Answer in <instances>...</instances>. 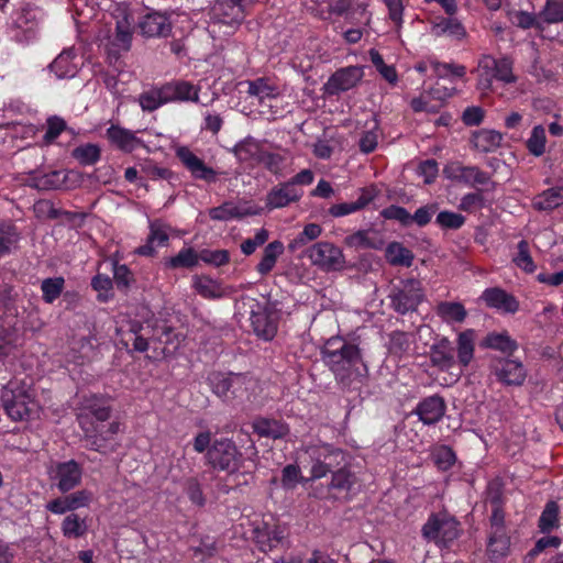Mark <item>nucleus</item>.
<instances>
[{"instance_id":"nucleus-1","label":"nucleus","mask_w":563,"mask_h":563,"mask_svg":"<svg viewBox=\"0 0 563 563\" xmlns=\"http://www.w3.org/2000/svg\"><path fill=\"white\" fill-rule=\"evenodd\" d=\"M322 358L333 372L335 378L344 386L361 380L367 374V367L362 360L360 349L354 344L331 339L322 351Z\"/></svg>"},{"instance_id":"nucleus-2","label":"nucleus","mask_w":563,"mask_h":563,"mask_svg":"<svg viewBox=\"0 0 563 563\" xmlns=\"http://www.w3.org/2000/svg\"><path fill=\"white\" fill-rule=\"evenodd\" d=\"M1 399L5 412L14 421L30 420L38 415L35 393L24 384H11L4 388Z\"/></svg>"},{"instance_id":"nucleus-3","label":"nucleus","mask_w":563,"mask_h":563,"mask_svg":"<svg viewBox=\"0 0 563 563\" xmlns=\"http://www.w3.org/2000/svg\"><path fill=\"white\" fill-rule=\"evenodd\" d=\"M475 73L477 74V89L482 92L492 89L494 79L504 84H511L517 80L512 73V63L508 58L496 59L485 55L478 60Z\"/></svg>"},{"instance_id":"nucleus-4","label":"nucleus","mask_w":563,"mask_h":563,"mask_svg":"<svg viewBox=\"0 0 563 563\" xmlns=\"http://www.w3.org/2000/svg\"><path fill=\"white\" fill-rule=\"evenodd\" d=\"M498 496L492 497L496 505L490 517V530L487 542V553L492 560H499L510 552V537L505 525V515L498 506Z\"/></svg>"},{"instance_id":"nucleus-5","label":"nucleus","mask_w":563,"mask_h":563,"mask_svg":"<svg viewBox=\"0 0 563 563\" xmlns=\"http://www.w3.org/2000/svg\"><path fill=\"white\" fill-rule=\"evenodd\" d=\"M311 460V478H322L345 461V453L327 443L311 444L306 449Z\"/></svg>"},{"instance_id":"nucleus-6","label":"nucleus","mask_w":563,"mask_h":563,"mask_svg":"<svg viewBox=\"0 0 563 563\" xmlns=\"http://www.w3.org/2000/svg\"><path fill=\"white\" fill-rule=\"evenodd\" d=\"M459 532V522L448 514L431 515L422 527L423 538L439 547H448Z\"/></svg>"},{"instance_id":"nucleus-7","label":"nucleus","mask_w":563,"mask_h":563,"mask_svg":"<svg viewBox=\"0 0 563 563\" xmlns=\"http://www.w3.org/2000/svg\"><path fill=\"white\" fill-rule=\"evenodd\" d=\"M389 298L391 307L398 313L415 311L423 299L421 283L413 278L400 280L393 286Z\"/></svg>"},{"instance_id":"nucleus-8","label":"nucleus","mask_w":563,"mask_h":563,"mask_svg":"<svg viewBox=\"0 0 563 563\" xmlns=\"http://www.w3.org/2000/svg\"><path fill=\"white\" fill-rule=\"evenodd\" d=\"M207 460L212 467L233 473L240 468L243 457L233 441L220 439L208 450Z\"/></svg>"},{"instance_id":"nucleus-9","label":"nucleus","mask_w":563,"mask_h":563,"mask_svg":"<svg viewBox=\"0 0 563 563\" xmlns=\"http://www.w3.org/2000/svg\"><path fill=\"white\" fill-rule=\"evenodd\" d=\"M311 263L323 271H339L345 264L343 252L330 242H317L307 251Z\"/></svg>"},{"instance_id":"nucleus-10","label":"nucleus","mask_w":563,"mask_h":563,"mask_svg":"<svg viewBox=\"0 0 563 563\" xmlns=\"http://www.w3.org/2000/svg\"><path fill=\"white\" fill-rule=\"evenodd\" d=\"M49 478L62 493L76 488L82 478V467L74 460L57 462L48 470Z\"/></svg>"},{"instance_id":"nucleus-11","label":"nucleus","mask_w":563,"mask_h":563,"mask_svg":"<svg viewBox=\"0 0 563 563\" xmlns=\"http://www.w3.org/2000/svg\"><path fill=\"white\" fill-rule=\"evenodd\" d=\"M254 0H217L211 10L213 23H222L230 26L239 24L245 16L246 8Z\"/></svg>"},{"instance_id":"nucleus-12","label":"nucleus","mask_w":563,"mask_h":563,"mask_svg":"<svg viewBox=\"0 0 563 563\" xmlns=\"http://www.w3.org/2000/svg\"><path fill=\"white\" fill-rule=\"evenodd\" d=\"M364 77L361 66H347L333 73L324 84V92L334 96L347 91L357 86Z\"/></svg>"},{"instance_id":"nucleus-13","label":"nucleus","mask_w":563,"mask_h":563,"mask_svg":"<svg viewBox=\"0 0 563 563\" xmlns=\"http://www.w3.org/2000/svg\"><path fill=\"white\" fill-rule=\"evenodd\" d=\"M490 369L505 385H522L527 377L523 364L517 360L496 357L490 364Z\"/></svg>"},{"instance_id":"nucleus-14","label":"nucleus","mask_w":563,"mask_h":563,"mask_svg":"<svg viewBox=\"0 0 563 563\" xmlns=\"http://www.w3.org/2000/svg\"><path fill=\"white\" fill-rule=\"evenodd\" d=\"M443 174L450 180L464 183L468 186L487 185L490 181L488 173L476 166H464L459 162L446 164Z\"/></svg>"},{"instance_id":"nucleus-15","label":"nucleus","mask_w":563,"mask_h":563,"mask_svg":"<svg viewBox=\"0 0 563 563\" xmlns=\"http://www.w3.org/2000/svg\"><path fill=\"white\" fill-rule=\"evenodd\" d=\"M132 20L129 14L124 13L122 19L117 20L115 35L107 44V53L110 63L119 59L122 52H128L132 42Z\"/></svg>"},{"instance_id":"nucleus-16","label":"nucleus","mask_w":563,"mask_h":563,"mask_svg":"<svg viewBox=\"0 0 563 563\" xmlns=\"http://www.w3.org/2000/svg\"><path fill=\"white\" fill-rule=\"evenodd\" d=\"M176 156L194 178L201 179L207 183H214L217 180V172L207 166L205 162L188 147H178Z\"/></svg>"},{"instance_id":"nucleus-17","label":"nucleus","mask_w":563,"mask_h":563,"mask_svg":"<svg viewBox=\"0 0 563 563\" xmlns=\"http://www.w3.org/2000/svg\"><path fill=\"white\" fill-rule=\"evenodd\" d=\"M303 196V190L291 186L288 181L274 186L266 195V208L268 210L285 208L298 202Z\"/></svg>"},{"instance_id":"nucleus-18","label":"nucleus","mask_w":563,"mask_h":563,"mask_svg":"<svg viewBox=\"0 0 563 563\" xmlns=\"http://www.w3.org/2000/svg\"><path fill=\"white\" fill-rule=\"evenodd\" d=\"M91 499L92 494L87 489H81L63 497L55 498L48 501L45 507L52 514L64 515L89 506Z\"/></svg>"},{"instance_id":"nucleus-19","label":"nucleus","mask_w":563,"mask_h":563,"mask_svg":"<svg viewBox=\"0 0 563 563\" xmlns=\"http://www.w3.org/2000/svg\"><path fill=\"white\" fill-rule=\"evenodd\" d=\"M251 325L254 333L265 340L271 341L277 333V316L267 307L257 305L256 310H252Z\"/></svg>"},{"instance_id":"nucleus-20","label":"nucleus","mask_w":563,"mask_h":563,"mask_svg":"<svg viewBox=\"0 0 563 563\" xmlns=\"http://www.w3.org/2000/svg\"><path fill=\"white\" fill-rule=\"evenodd\" d=\"M445 410L444 399L439 395H432L419 401L413 412L423 424L431 426L442 419Z\"/></svg>"},{"instance_id":"nucleus-21","label":"nucleus","mask_w":563,"mask_h":563,"mask_svg":"<svg viewBox=\"0 0 563 563\" xmlns=\"http://www.w3.org/2000/svg\"><path fill=\"white\" fill-rule=\"evenodd\" d=\"M173 21L161 12H151L139 23L141 33L146 37H167L172 33Z\"/></svg>"},{"instance_id":"nucleus-22","label":"nucleus","mask_w":563,"mask_h":563,"mask_svg":"<svg viewBox=\"0 0 563 563\" xmlns=\"http://www.w3.org/2000/svg\"><path fill=\"white\" fill-rule=\"evenodd\" d=\"M130 340L133 341V347L135 351L145 352L148 349V340L163 341V335H168V329L163 327L161 330L153 328L150 322L132 323L130 327Z\"/></svg>"},{"instance_id":"nucleus-23","label":"nucleus","mask_w":563,"mask_h":563,"mask_svg":"<svg viewBox=\"0 0 563 563\" xmlns=\"http://www.w3.org/2000/svg\"><path fill=\"white\" fill-rule=\"evenodd\" d=\"M43 11L32 4H25L15 12L13 23L16 29L25 33V40L29 41L34 36V33L43 20Z\"/></svg>"},{"instance_id":"nucleus-24","label":"nucleus","mask_w":563,"mask_h":563,"mask_svg":"<svg viewBox=\"0 0 563 563\" xmlns=\"http://www.w3.org/2000/svg\"><path fill=\"white\" fill-rule=\"evenodd\" d=\"M481 298L487 307L497 309L507 313H515L519 309L518 300L499 287L487 288L483 291Z\"/></svg>"},{"instance_id":"nucleus-25","label":"nucleus","mask_w":563,"mask_h":563,"mask_svg":"<svg viewBox=\"0 0 563 563\" xmlns=\"http://www.w3.org/2000/svg\"><path fill=\"white\" fill-rule=\"evenodd\" d=\"M106 134L112 145L125 153H131L144 145L143 141L136 136L135 132L120 125H111L107 129Z\"/></svg>"},{"instance_id":"nucleus-26","label":"nucleus","mask_w":563,"mask_h":563,"mask_svg":"<svg viewBox=\"0 0 563 563\" xmlns=\"http://www.w3.org/2000/svg\"><path fill=\"white\" fill-rule=\"evenodd\" d=\"M475 339L476 332L473 329H466L457 334L455 361L461 368L467 367L474 358Z\"/></svg>"},{"instance_id":"nucleus-27","label":"nucleus","mask_w":563,"mask_h":563,"mask_svg":"<svg viewBox=\"0 0 563 563\" xmlns=\"http://www.w3.org/2000/svg\"><path fill=\"white\" fill-rule=\"evenodd\" d=\"M258 210L244 205H238L232 201H225L221 206L211 208L209 216L212 220L217 221H229L232 219H240L245 216L257 214Z\"/></svg>"},{"instance_id":"nucleus-28","label":"nucleus","mask_w":563,"mask_h":563,"mask_svg":"<svg viewBox=\"0 0 563 563\" xmlns=\"http://www.w3.org/2000/svg\"><path fill=\"white\" fill-rule=\"evenodd\" d=\"M375 197L376 192L374 189L363 188L355 201L335 203L329 208L328 212L334 218L345 217L364 209Z\"/></svg>"},{"instance_id":"nucleus-29","label":"nucleus","mask_w":563,"mask_h":563,"mask_svg":"<svg viewBox=\"0 0 563 563\" xmlns=\"http://www.w3.org/2000/svg\"><path fill=\"white\" fill-rule=\"evenodd\" d=\"M431 363L441 371H450L456 365L454 349L449 339L443 338L431 347Z\"/></svg>"},{"instance_id":"nucleus-30","label":"nucleus","mask_w":563,"mask_h":563,"mask_svg":"<svg viewBox=\"0 0 563 563\" xmlns=\"http://www.w3.org/2000/svg\"><path fill=\"white\" fill-rule=\"evenodd\" d=\"M280 88L269 78L261 77L247 81V95L258 99L260 103L273 100L280 96Z\"/></svg>"},{"instance_id":"nucleus-31","label":"nucleus","mask_w":563,"mask_h":563,"mask_svg":"<svg viewBox=\"0 0 563 563\" xmlns=\"http://www.w3.org/2000/svg\"><path fill=\"white\" fill-rule=\"evenodd\" d=\"M75 58L74 49H65L51 63L49 69L58 79L73 78L78 71Z\"/></svg>"},{"instance_id":"nucleus-32","label":"nucleus","mask_w":563,"mask_h":563,"mask_svg":"<svg viewBox=\"0 0 563 563\" xmlns=\"http://www.w3.org/2000/svg\"><path fill=\"white\" fill-rule=\"evenodd\" d=\"M346 246L352 249H374L378 250L383 246L384 241L379 233L375 230H358L344 239Z\"/></svg>"},{"instance_id":"nucleus-33","label":"nucleus","mask_w":563,"mask_h":563,"mask_svg":"<svg viewBox=\"0 0 563 563\" xmlns=\"http://www.w3.org/2000/svg\"><path fill=\"white\" fill-rule=\"evenodd\" d=\"M431 34L435 37L450 36L461 40L466 35V31L457 19L435 18L431 22Z\"/></svg>"},{"instance_id":"nucleus-34","label":"nucleus","mask_w":563,"mask_h":563,"mask_svg":"<svg viewBox=\"0 0 563 563\" xmlns=\"http://www.w3.org/2000/svg\"><path fill=\"white\" fill-rule=\"evenodd\" d=\"M236 158L250 166L258 165L263 152L262 144L253 137H246L234 146Z\"/></svg>"},{"instance_id":"nucleus-35","label":"nucleus","mask_w":563,"mask_h":563,"mask_svg":"<svg viewBox=\"0 0 563 563\" xmlns=\"http://www.w3.org/2000/svg\"><path fill=\"white\" fill-rule=\"evenodd\" d=\"M164 86V96L168 102L175 101H198V89L187 81H174Z\"/></svg>"},{"instance_id":"nucleus-36","label":"nucleus","mask_w":563,"mask_h":563,"mask_svg":"<svg viewBox=\"0 0 563 563\" xmlns=\"http://www.w3.org/2000/svg\"><path fill=\"white\" fill-rule=\"evenodd\" d=\"M120 431V422L113 421L109 424L107 431L98 430L93 437H88V446L91 450L107 453L115 449L117 443L112 441V437Z\"/></svg>"},{"instance_id":"nucleus-37","label":"nucleus","mask_w":563,"mask_h":563,"mask_svg":"<svg viewBox=\"0 0 563 563\" xmlns=\"http://www.w3.org/2000/svg\"><path fill=\"white\" fill-rule=\"evenodd\" d=\"M253 429L260 437L272 439H282L289 433V427L285 422L268 418L256 419Z\"/></svg>"},{"instance_id":"nucleus-38","label":"nucleus","mask_w":563,"mask_h":563,"mask_svg":"<svg viewBox=\"0 0 563 563\" xmlns=\"http://www.w3.org/2000/svg\"><path fill=\"white\" fill-rule=\"evenodd\" d=\"M284 244L275 240L268 243L263 252L262 260L256 266V271L261 276L268 275L275 267L278 257L284 253Z\"/></svg>"},{"instance_id":"nucleus-39","label":"nucleus","mask_w":563,"mask_h":563,"mask_svg":"<svg viewBox=\"0 0 563 563\" xmlns=\"http://www.w3.org/2000/svg\"><path fill=\"white\" fill-rule=\"evenodd\" d=\"M503 141L501 133L495 130H479L472 136V143L476 150L483 153L496 151Z\"/></svg>"},{"instance_id":"nucleus-40","label":"nucleus","mask_w":563,"mask_h":563,"mask_svg":"<svg viewBox=\"0 0 563 563\" xmlns=\"http://www.w3.org/2000/svg\"><path fill=\"white\" fill-rule=\"evenodd\" d=\"M482 346L506 354H512L518 349L517 342L507 332L488 333L483 340Z\"/></svg>"},{"instance_id":"nucleus-41","label":"nucleus","mask_w":563,"mask_h":563,"mask_svg":"<svg viewBox=\"0 0 563 563\" xmlns=\"http://www.w3.org/2000/svg\"><path fill=\"white\" fill-rule=\"evenodd\" d=\"M532 205L538 210L549 211L563 205V187H553L536 196Z\"/></svg>"},{"instance_id":"nucleus-42","label":"nucleus","mask_w":563,"mask_h":563,"mask_svg":"<svg viewBox=\"0 0 563 563\" xmlns=\"http://www.w3.org/2000/svg\"><path fill=\"white\" fill-rule=\"evenodd\" d=\"M60 529L64 537L68 539H78L87 533L88 525L85 518L71 512L64 518Z\"/></svg>"},{"instance_id":"nucleus-43","label":"nucleus","mask_w":563,"mask_h":563,"mask_svg":"<svg viewBox=\"0 0 563 563\" xmlns=\"http://www.w3.org/2000/svg\"><path fill=\"white\" fill-rule=\"evenodd\" d=\"M438 316L446 323H461L465 320L467 311L460 302L443 301L437 306Z\"/></svg>"},{"instance_id":"nucleus-44","label":"nucleus","mask_w":563,"mask_h":563,"mask_svg":"<svg viewBox=\"0 0 563 563\" xmlns=\"http://www.w3.org/2000/svg\"><path fill=\"white\" fill-rule=\"evenodd\" d=\"M194 287L200 296L207 299H217L224 296L221 284L207 276H196Z\"/></svg>"},{"instance_id":"nucleus-45","label":"nucleus","mask_w":563,"mask_h":563,"mask_svg":"<svg viewBox=\"0 0 563 563\" xmlns=\"http://www.w3.org/2000/svg\"><path fill=\"white\" fill-rule=\"evenodd\" d=\"M255 538L260 550L267 553L277 548L278 544L283 541L284 532L279 527L272 529L265 528L263 530H256Z\"/></svg>"},{"instance_id":"nucleus-46","label":"nucleus","mask_w":563,"mask_h":563,"mask_svg":"<svg viewBox=\"0 0 563 563\" xmlns=\"http://www.w3.org/2000/svg\"><path fill=\"white\" fill-rule=\"evenodd\" d=\"M367 130L362 134L358 146L360 151L364 154L374 152L378 144L379 137V124L376 117H372L371 120L366 121Z\"/></svg>"},{"instance_id":"nucleus-47","label":"nucleus","mask_w":563,"mask_h":563,"mask_svg":"<svg viewBox=\"0 0 563 563\" xmlns=\"http://www.w3.org/2000/svg\"><path fill=\"white\" fill-rule=\"evenodd\" d=\"M200 257L199 254L191 247H184L179 251V253L173 257H169L165 261V266L167 268H191L195 267Z\"/></svg>"},{"instance_id":"nucleus-48","label":"nucleus","mask_w":563,"mask_h":563,"mask_svg":"<svg viewBox=\"0 0 563 563\" xmlns=\"http://www.w3.org/2000/svg\"><path fill=\"white\" fill-rule=\"evenodd\" d=\"M164 86L145 91L139 96V103L143 111H155L165 103L168 99L164 96Z\"/></svg>"},{"instance_id":"nucleus-49","label":"nucleus","mask_w":563,"mask_h":563,"mask_svg":"<svg viewBox=\"0 0 563 563\" xmlns=\"http://www.w3.org/2000/svg\"><path fill=\"white\" fill-rule=\"evenodd\" d=\"M20 240V233L11 222L0 223V256L9 254Z\"/></svg>"},{"instance_id":"nucleus-50","label":"nucleus","mask_w":563,"mask_h":563,"mask_svg":"<svg viewBox=\"0 0 563 563\" xmlns=\"http://www.w3.org/2000/svg\"><path fill=\"white\" fill-rule=\"evenodd\" d=\"M386 258L391 265H401L409 267L412 264L413 255L410 250L400 243L393 242L386 249Z\"/></svg>"},{"instance_id":"nucleus-51","label":"nucleus","mask_w":563,"mask_h":563,"mask_svg":"<svg viewBox=\"0 0 563 563\" xmlns=\"http://www.w3.org/2000/svg\"><path fill=\"white\" fill-rule=\"evenodd\" d=\"M357 478L346 467H340L336 471H332V477L329 487L339 492H350L356 484Z\"/></svg>"},{"instance_id":"nucleus-52","label":"nucleus","mask_w":563,"mask_h":563,"mask_svg":"<svg viewBox=\"0 0 563 563\" xmlns=\"http://www.w3.org/2000/svg\"><path fill=\"white\" fill-rule=\"evenodd\" d=\"M559 511L555 501L547 503L539 518V529L542 533H549L559 526Z\"/></svg>"},{"instance_id":"nucleus-53","label":"nucleus","mask_w":563,"mask_h":563,"mask_svg":"<svg viewBox=\"0 0 563 563\" xmlns=\"http://www.w3.org/2000/svg\"><path fill=\"white\" fill-rule=\"evenodd\" d=\"M538 18L548 24L563 22V0H547Z\"/></svg>"},{"instance_id":"nucleus-54","label":"nucleus","mask_w":563,"mask_h":563,"mask_svg":"<svg viewBox=\"0 0 563 563\" xmlns=\"http://www.w3.org/2000/svg\"><path fill=\"white\" fill-rule=\"evenodd\" d=\"M212 391L220 398H228L231 394V373L213 372L208 376Z\"/></svg>"},{"instance_id":"nucleus-55","label":"nucleus","mask_w":563,"mask_h":563,"mask_svg":"<svg viewBox=\"0 0 563 563\" xmlns=\"http://www.w3.org/2000/svg\"><path fill=\"white\" fill-rule=\"evenodd\" d=\"M64 286L65 279L63 277L44 279L41 285L44 301L47 303L54 302L60 296Z\"/></svg>"},{"instance_id":"nucleus-56","label":"nucleus","mask_w":563,"mask_h":563,"mask_svg":"<svg viewBox=\"0 0 563 563\" xmlns=\"http://www.w3.org/2000/svg\"><path fill=\"white\" fill-rule=\"evenodd\" d=\"M255 380L244 374L231 373V394L235 398H243L255 386Z\"/></svg>"},{"instance_id":"nucleus-57","label":"nucleus","mask_w":563,"mask_h":563,"mask_svg":"<svg viewBox=\"0 0 563 563\" xmlns=\"http://www.w3.org/2000/svg\"><path fill=\"white\" fill-rule=\"evenodd\" d=\"M170 227L166 223L155 220L150 222V233L147 239L150 243L156 246H164L169 240Z\"/></svg>"},{"instance_id":"nucleus-58","label":"nucleus","mask_w":563,"mask_h":563,"mask_svg":"<svg viewBox=\"0 0 563 563\" xmlns=\"http://www.w3.org/2000/svg\"><path fill=\"white\" fill-rule=\"evenodd\" d=\"M73 157L81 165H92L100 158V148L95 144H85L73 151Z\"/></svg>"},{"instance_id":"nucleus-59","label":"nucleus","mask_w":563,"mask_h":563,"mask_svg":"<svg viewBox=\"0 0 563 563\" xmlns=\"http://www.w3.org/2000/svg\"><path fill=\"white\" fill-rule=\"evenodd\" d=\"M545 143L547 136L544 128L542 125H536L527 140V148L531 154L540 156L545 151Z\"/></svg>"},{"instance_id":"nucleus-60","label":"nucleus","mask_w":563,"mask_h":563,"mask_svg":"<svg viewBox=\"0 0 563 563\" xmlns=\"http://www.w3.org/2000/svg\"><path fill=\"white\" fill-rule=\"evenodd\" d=\"M517 249L518 253L514 257V263L517 265V267L525 271L526 273H533L537 266L530 255L528 242L521 240L518 243Z\"/></svg>"},{"instance_id":"nucleus-61","label":"nucleus","mask_w":563,"mask_h":563,"mask_svg":"<svg viewBox=\"0 0 563 563\" xmlns=\"http://www.w3.org/2000/svg\"><path fill=\"white\" fill-rule=\"evenodd\" d=\"M322 233V228L317 223H309L305 225L302 232L289 243L291 251L301 247L309 241L318 239Z\"/></svg>"},{"instance_id":"nucleus-62","label":"nucleus","mask_w":563,"mask_h":563,"mask_svg":"<svg viewBox=\"0 0 563 563\" xmlns=\"http://www.w3.org/2000/svg\"><path fill=\"white\" fill-rule=\"evenodd\" d=\"M411 345V335L406 332L395 331L389 338V351L395 355H404Z\"/></svg>"},{"instance_id":"nucleus-63","label":"nucleus","mask_w":563,"mask_h":563,"mask_svg":"<svg viewBox=\"0 0 563 563\" xmlns=\"http://www.w3.org/2000/svg\"><path fill=\"white\" fill-rule=\"evenodd\" d=\"M67 125L63 118L53 115L46 120V132L43 140L46 144L54 142L66 130Z\"/></svg>"},{"instance_id":"nucleus-64","label":"nucleus","mask_w":563,"mask_h":563,"mask_svg":"<svg viewBox=\"0 0 563 563\" xmlns=\"http://www.w3.org/2000/svg\"><path fill=\"white\" fill-rule=\"evenodd\" d=\"M509 20L514 25L528 30L533 26H538V20L540 19L533 13L516 10L509 12Z\"/></svg>"}]
</instances>
